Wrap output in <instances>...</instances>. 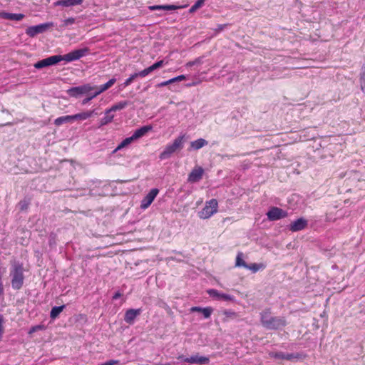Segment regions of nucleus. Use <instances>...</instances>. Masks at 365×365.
Masks as SVG:
<instances>
[{
  "mask_svg": "<svg viewBox=\"0 0 365 365\" xmlns=\"http://www.w3.org/2000/svg\"><path fill=\"white\" fill-rule=\"evenodd\" d=\"M259 322L267 330H281L287 325L286 318L283 316H273L270 308L259 313Z\"/></svg>",
  "mask_w": 365,
  "mask_h": 365,
  "instance_id": "1",
  "label": "nucleus"
},
{
  "mask_svg": "<svg viewBox=\"0 0 365 365\" xmlns=\"http://www.w3.org/2000/svg\"><path fill=\"white\" fill-rule=\"evenodd\" d=\"M24 268L22 262L17 260L11 261L10 277L12 288L16 290L21 289L24 282Z\"/></svg>",
  "mask_w": 365,
  "mask_h": 365,
  "instance_id": "2",
  "label": "nucleus"
},
{
  "mask_svg": "<svg viewBox=\"0 0 365 365\" xmlns=\"http://www.w3.org/2000/svg\"><path fill=\"white\" fill-rule=\"evenodd\" d=\"M185 135H180L176 138L172 144L165 146L163 151L159 155L160 160H166L171 158L173 154L180 151L184 147Z\"/></svg>",
  "mask_w": 365,
  "mask_h": 365,
  "instance_id": "3",
  "label": "nucleus"
},
{
  "mask_svg": "<svg viewBox=\"0 0 365 365\" xmlns=\"http://www.w3.org/2000/svg\"><path fill=\"white\" fill-rule=\"evenodd\" d=\"M218 202L216 199L207 201L205 207L199 212L198 215L201 219H207L217 212Z\"/></svg>",
  "mask_w": 365,
  "mask_h": 365,
  "instance_id": "4",
  "label": "nucleus"
},
{
  "mask_svg": "<svg viewBox=\"0 0 365 365\" xmlns=\"http://www.w3.org/2000/svg\"><path fill=\"white\" fill-rule=\"evenodd\" d=\"M95 88L96 87L92 86L89 83H86L79 86L71 87L66 91V93L70 97L77 98L83 95L89 94L90 92Z\"/></svg>",
  "mask_w": 365,
  "mask_h": 365,
  "instance_id": "5",
  "label": "nucleus"
},
{
  "mask_svg": "<svg viewBox=\"0 0 365 365\" xmlns=\"http://www.w3.org/2000/svg\"><path fill=\"white\" fill-rule=\"evenodd\" d=\"M88 52L89 48L88 47H85L83 48L73 50L65 55H58V56L60 58V62L62 61L71 62L80 59Z\"/></svg>",
  "mask_w": 365,
  "mask_h": 365,
  "instance_id": "6",
  "label": "nucleus"
},
{
  "mask_svg": "<svg viewBox=\"0 0 365 365\" xmlns=\"http://www.w3.org/2000/svg\"><path fill=\"white\" fill-rule=\"evenodd\" d=\"M54 26L53 22H46L35 26H29L26 29V34L29 37H35L38 34H43Z\"/></svg>",
  "mask_w": 365,
  "mask_h": 365,
  "instance_id": "7",
  "label": "nucleus"
},
{
  "mask_svg": "<svg viewBox=\"0 0 365 365\" xmlns=\"http://www.w3.org/2000/svg\"><path fill=\"white\" fill-rule=\"evenodd\" d=\"M207 293L210 297L215 300L232 302H235V298L234 296L220 292L215 289H207Z\"/></svg>",
  "mask_w": 365,
  "mask_h": 365,
  "instance_id": "8",
  "label": "nucleus"
},
{
  "mask_svg": "<svg viewBox=\"0 0 365 365\" xmlns=\"http://www.w3.org/2000/svg\"><path fill=\"white\" fill-rule=\"evenodd\" d=\"M266 215L269 221H277L288 216L287 211L274 206L269 208Z\"/></svg>",
  "mask_w": 365,
  "mask_h": 365,
  "instance_id": "9",
  "label": "nucleus"
},
{
  "mask_svg": "<svg viewBox=\"0 0 365 365\" xmlns=\"http://www.w3.org/2000/svg\"><path fill=\"white\" fill-rule=\"evenodd\" d=\"M58 63H60V58L58 55H54L37 61L34 63V66L36 69H41L56 65Z\"/></svg>",
  "mask_w": 365,
  "mask_h": 365,
  "instance_id": "10",
  "label": "nucleus"
},
{
  "mask_svg": "<svg viewBox=\"0 0 365 365\" xmlns=\"http://www.w3.org/2000/svg\"><path fill=\"white\" fill-rule=\"evenodd\" d=\"M158 193L159 190L158 188L151 189L150 192L143 198L140 207L143 210L147 209L154 201Z\"/></svg>",
  "mask_w": 365,
  "mask_h": 365,
  "instance_id": "11",
  "label": "nucleus"
},
{
  "mask_svg": "<svg viewBox=\"0 0 365 365\" xmlns=\"http://www.w3.org/2000/svg\"><path fill=\"white\" fill-rule=\"evenodd\" d=\"M308 226V221L304 217L298 218L289 225V230L293 232L301 231Z\"/></svg>",
  "mask_w": 365,
  "mask_h": 365,
  "instance_id": "12",
  "label": "nucleus"
},
{
  "mask_svg": "<svg viewBox=\"0 0 365 365\" xmlns=\"http://www.w3.org/2000/svg\"><path fill=\"white\" fill-rule=\"evenodd\" d=\"M203 173L204 170L202 167H195L188 175L187 181L192 183L197 182L202 178Z\"/></svg>",
  "mask_w": 365,
  "mask_h": 365,
  "instance_id": "13",
  "label": "nucleus"
},
{
  "mask_svg": "<svg viewBox=\"0 0 365 365\" xmlns=\"http://www.w3.org/2000/svg\"><path fill=\"white\" fill-rule=\"evenodd\" d=\"M141 314L140 309H129L124 315V321L128 324H133L135 318Z\"/></svg>",
  "mask_w": 365,
  "mask_h": 365,
  "instance_id": "14",
  "label": "nucleus"
},
{
  "mask_svg": "<svg viewBox=\"0 0 365 365\" xmlns=\"http://www.w3.org/2000/svg\"><path fill=\"white\" fill-rule=\"evenodd\" d=\"M25 17L23 14H13L6 11L0 12V18L6 20L19 21Z\"/></svg>",
  "mask_w": 365,
  "mask_h": 365,
  "instance_id": "15",
  "label": "nucleus"
},
{
  "mask_svg": "<svg viewBox=\"0 0 365 365\" xmlns=\"http://www.w3.org/2000/svg\"><path fill=\"white\" fill-rule=\"evenodd\" d=\"M208 144V141L204 138H198L196 140L190 142V147L188 148V151L192 150H197L202 147L207 145Z\"/></svg>",
  "mask_w": 365,
  "mask_h": 365,
  "instance_id": "16",
  "label": "nucleus"
},
{
  "mask_svg": "<svg viewBox=\"0 0 365 365\" xmlns=\"http://www.w3.org/2000/svg\"><path fill=\"white\" fill-rule=\"evenodd\" d=\"M180 8H181V7L179 6L173 5V4L153 5V6H150L148 7V9L150 11H155V10H158V11H175V10H177V9H178Z\"/></svg>",
  "mask_w": 365,
  "mask_h": 365,
  "instance_id": "17",
  "label": "nucleus"
},
{
  "mask_svg": "<svg viewBox=\"0 0 365 365\" xmlns=\"http://www.w3.org/2000/svg\"><path fill=\"white\" fill-rule=\"evenodd\" d=\"M191 364H197L199 365H206L210 363V358L205 356H199L198 354L191 356Z\"/></svg>",
  "mask_w": 365,
  "mask_h": 365,
  "instance_id": "18",
  "label": "nucleus"
},
{
  "mask_svg": "<svg viewBox=\"0 0 365 365\" xmlns=\"http://www.w3.org/2000/svg\"><path fill=\"white\" fill-rule=\"evenodd\" d=\"M151 129L152 127L150 125H144L135 130L132 135L133 136V138L137 140L144 136Z\"/></svg>",
  "mask_w": 365,
  "mask_h": 365,
  "instance_id": "19",
  "label": "nucleus"
},
{
  "mask_svg": "<svg viewBox=\"0 0 365 365\" xmlns=\"http://www.w3.org/2000/svg\"><path fill=\"white\" fill-rule=\"evenodd\" d=\"M83 0H58L56 4L57 6H62L64 7L74 6L81 5Z\"/></svg>",
  "mask_w": 365,
  "mask_h": 365,
  "instance_id": "20",
  "label": "nucleus"
},
{
  "mask_svg": "<svg viewBox=\"0 0 365 365\" xmlns=\"http://www.w3.org/2000/svg\"><path fill=\"white\" fill-rule=\"evenodd\" d=\"M130 101H122L113 105L109 109H107V113L115 112L124 109L127 106L130 105Z\"/></svg>",
  "mask_w": 365,
  "mask_h": 365,
  "instance_id": "21",
  "label": "nucleus"
},
{
  "mask_svg": "<svg viewBox=\"0 0 365 365\" xmlns=\"http://www.w3.org/2000/svg\"><path fill=\"white\" fill-rule=\"evenodd\" d=\"M73 121V115H63L58 117L54 120V125L56 126H60L65 123H71Z\"/></svg>",
  "mask_w": 365,
  "mask_h": 365,
  "instance_id": "22",
  "label": "nucleus"
},
{
  "mask_svg": "<svg viewBox=\"0 0 365 365\" xmlns=\"http://www.w3.org/2000/svg\"><path fill=\"white\" fill-rule=\"evenodd\" d=\"M186 79V76L185 75H180L177 77L173 78L168 81L161 82L156 85V87L161 88L165 86H168L169 84L173 83L175 82L181 81Z\"/></svg>",
  "mask_w": 365,
  "mask_h": 365,
  "instance_id": "23",
  "label": "nucleus"
},
{
  "mask_svg": "<svg viewBox=\"0 0 365 365\" xmlns=\"http://www.w3.org/2000/svg\"><path fill=\"white\" fill-rule=\"evenodd\" d=\"M306 354L303 353H287L286 360L287 361H298L303 360L306 358Z\"/></svg>",
  "mask_w": 365,
  "mask_h": 365,
  "instance_id": "24",
  "label": "nucleus"
},
{
  "mask_svg": "<svg viewBox=\"0 0 365 365\" xmlns=\"http://www.w3.org/2000/svg\"><path fill=\"white\" fill-rule=\"evenodd\" d=\"M114 118V115L110 114V113H107V109L105 110V116L101 118L99 121V127H102L106 125L113 121Z\"/></svg>",
  "mask_w": 365,
  "mask_h": 365,
  "instance_id": "25",
  "label": "nucleus"
},
{
  "mask_svg": "<svg viewBox=\"0 0 365 365\" xmlns=\"http://www.w3.org/2000/svg\"><path fill=\"white\" fill-rule=\"evenodd\" d=\"M66 305H61V306H55L52 307L51 312H50V317L51 319H56L61 312L65 309Z\"/></svg>",
  "mask_w": 365,
  "mask_h": 365,
  "instance_id": "26",
  "label": "nucleus"
},
{
  "mask_svg": "<svg viewBox=\"0 0 365 365\" xmlns=\"http://www.w3.org/2000/svg\"><path fill=\"white\" fill-rule=\"evenodd\" d=\"M135 139L133 138V136L131 135L130 137L126 138L124 140L121 141V143L117 146V148L113 150V153H115L116 151L121 150L123 148H125L126 146L129 145L131 143H133Z\"/></svg>",
  "mask_w": 365,
  "mask_h": 365,
  "instance_id": "27",
  "label": "nucleus"
},
{
  "mask_svg": "<svg viewBox=\"0 0 365 365\" xmlns=\"http://www.w3.org/2000/svg\"><path fill=\"white\" fill-rule=\"evenodd\" d=\"M115 82H116V78H112L107 83H106L103 85H101L96 91L99 92V94H101V93H103V92L106 91V90H108V88H110Z\"/></svg>",
  "mask_w": 365,
  "mask_h": 365,
  "instance_id": "28",
  "label": "nucleus"
},
{
  "mask_svg": "<svg viewBox=\"0 0 365 365\" xmlns=\"http://www.w3.org/2000/svg\"><path fill=\"white\" fill-rule=\"evenodd\" d=\"M359 83L362 92L365 95V64L362 66L359 73Z\"/></svg>",
  "mask_w": 365,
  "mask_h": 365,
  "instance_id": "29",
  "label": "nucleus"
},
{
  "mask_svg": "<svg viewBox=\"0 0 365 365\" xmlns=\"http://www.w3.org/2000/svg\"><path fill=\"white\" fill-rule=\"evenodd\" d=\"M90 118H91V113H88L87 112V110L73 115V121L74 120H85Z\"/></svg>",
  "mask_w": 365,
  "mask_h": 365,
  "instance_id": "30",
  "label": "nucleus"
},
{
  "mask_svg": "<svg viewBox=\"0 0 365 365\" xmlns=\"http://www.w3.org/2000/svg\"><path fill=\"white\" fill-rule=\"evenodd\" d=\"M264 265L262 263L257 264V263H252V264H247V267L246 269H250L252 271V272L255 273L257 271H259L260 269H264Z\"/></svg>",
  "mask_w": 365,
  "mask_h": 365,
  "instance_id": "31",
  "label": "nucleus"
},
{
  "mask_svg": "<svg viewBox=\"0 0 365 365\" xmlns=\"http://www.w3.org/2000/svg\"><path fill=\"white\" fill-rule=\"evenodd\" d=\"M235 266L236 267H243L245 268H247V263L245 262V260L242 259V253L239 252L236 257V262H235Z\"/></svg>",
  "mask_w": 365,
  "mask_h": 365,
  "instance_id": "32",
  "label": "nucleus"
},
{
  "mask_svg": "<svg viewBox=\"0 0 365 365\" xmlns=\"http://www.w3.org/2000/svg\"><path fill=\"white\" fill-rule=\"evenodd\" d=\"M286 354L287 353H284L282 351H277V352H269V355L271 358L275 359H284L286 360Z\"/></svg>",
  "mask_w": 365,
  "mask_h": 365,
  "instance_id": "33",
  "label": "nucleus"
},
{
  "mask_svg": "<svg viewBox=\"0 0 365 365\" xmlns=\"http://www.w3.org/2000/svg\"><path fill=\"white\" fill-rule=\"evenodd\" d=\"M205 0H197L195 4L190 7L189 12L193 13L198 9L202 6Z\"/></svg>",
  "mask_w": 365,
  "mask_h": 365,
  "instance_id": "34",
  "label": "nucleus"
},
{
  "mask_svg": "<svg viewBox=\"0 0 365 365\" xmlns=\"http://www.w3.org/2000/svg\"><path fill=\"white\" fill-rule=\"evenodd\" d=\"M163 65H164V61L160 60V61H156L155 63H154L153 65L150 66L148 68H149L150 72L152 73L153 71L163 67Z\"/></svg>",
  "mask_w": 365,
  "mask_h": 365,
  "instance_id": "35",
  "label": "nucleus"
},
{
  "mask_svg": "<svg viewBox=\"0 0 365 365\" xmlns=\"http://www.w3.org/2000/svg\"><path fill=\"white\" fill-rule=\"evenodd\" d=\"M30 205L29 200L24 199L19 202V210L21 211H26L29 208Z\"/></svg>",
  "mask_w": 365,
  "mask_h": 365,
  "instance_id": "36",
  "label": "nucleus"
},
{
  "mask_svg": "<svg viewBox=\"0 0 365 365\" xmlns=\"http://www.w3.org/2000/svg\"><path fill=\"white\" fill-rule=\"evenodd\" d=\"M223 315H225L228 319H236L238 317L237 312L231 310V309H225L223 311Z\"/></svg>",
  "mask_w": 365,
  "mask_h": 365,
  "instance_id": "37",
  "label": "nucleus"
},
{
  "mask_svg": "<svg viewBox=\"0 0 365 365\" xmlns=\"http://www.w3.org/2000/svg\"><path fill=\"white\" fill-rule=\"evenodd\" d=\"M203 63V56H200L195 58L194 61H189L186 63L187 67H192L195 65H200Z\"/></svg>",
  "mask_w": 365,
  "mask_h": 365,
  "instance_id": "38",
  "label": "nucleus"
},
{
  "mask_svg": "<svg viewBox=\"0 0 365 365\" xmlns=\"http://www.w3.org/2000/svg\"><path fill=\"white\" fill-rule=\"evenodd\" d=\"M213 312V308L211 307H206L202 309V312H201L205 319H208L210 317L212 313Z\"/></svg>",
  "mask_w": 365,
  "mask_h": 365,
  "instance_id": "39",
  "label": "nucleus"
},
{
  "mask_svg": "<svg viewBox=\"0 0 365 365\" xmlns=\"http://www.w3.org/2000/svg\"><path fill=\"white\" fill-rule=\"evenodd\" d=\"M57 235L54 232H51L48 237V244L50 247H54L56 245Z\"/></svg>",
  "mask_w": 365,
  "mask_h": 365,
  "instance_id": "40",
  "label": "nucleus"
},
{
  "mask_svg": "<svg viewBox=\"0 0 365 365\" xmlns=\"http://www.w3.org/2000/svg\"><path fill=\"white\" fill-rule=\"evenodd\" d=\"M98 95H99V92H97L96 91L93 94H91L89 96H88L87 98H84L82 101L81 104L83 106L86 105L89 101H91L93 98H94L95 97H96Z\"/></svg>",
  "mask_w": 365,
  "mask_h": 365,
  "instance_id": "41",
  "label": "nucleus"
},
{
  "mask_svg": "<svg viewBox=\"0 0 365 365\" xmlns=\"http://www.w3.org/2000/svg\"><path fill=\"white\" fill-rule=\"evenodd\" d=\"M76 21V19L73 17H69L63 21L62 26L66 27L69 25L73 24Z\"/></svg>",
  "mask_w": 365,
  "mask_h": 365,
  "instance_id": "42",
  "label": "nucleus"
},
{
  "mask_svg": "<svg viewBox=\"0 0 365 365\" xmlns=\"http://www.w3.org/2000/svg\"><path fill=\"white\" fill-rule=\"evenodd\" d=\"M228 26H230L229 24H218L217 26V28L214 29L215 34H219L221 31H222L225 28H227Z\"/></svg>",
  "mask_w": 365,
  "mask_h": 365,
  "instance_id": "43",
  "label": "nucleus"
},
{
  "mask_svg": "<svg viewBox=\"0 0 365 365\" xmlns=\"http://www.w3.org/2000/svg\"><path fill=\"white\" fill-rule=\"evenodd\" d=\"M150 73V72L148 68H146L143 69V71L136 73L138 78V77H141V78L145 77L146 76H148Z\"/></svg>",
  "mask_w": 365,
  "mask_h": 365,
  "instance_id": "44",
  "label": "nucleus"
},
{
  "mask_svg": "<svg viewBox=\"0 0 365 365\" xmlns=\"http://www.w3.org/2000/svg\"><path fill=\"white\" fill-rule=\"evenodd\" d=\"M137 78L138 76L136 73L131 74L130 77L125 81V84H128V86L130 85L133 83V81Z\"/></svg>",
  "mask_w": 365,
  "mask_h": 365,
  "instance_id": "45",
  "label": "nucleus"
},
{
  "mask_svg": "<svg viewBox=\"0 0 365 365\" xmlns=\"http://www.w3.org/2000/svg\"><path fill=\"white\" fill-rule=\"evenodd\" d=\"M3 324H4V317L1 314H0V341L2 339V335L4 331Z\"/></svg>",
  "mask_w": 365,
  "mask_h": 365,
  "instance_id": "46",
  "label": "nucleus"
},
{
  "mask_svg": "<svg viewBox=\"0 0 365 365\" xmlns=\"http://www.w3.org/2000/svg\"><path fill=\"white\" fill-rule=\"evenodd\" d=\"M44 329V326L43 325H36V326H34L32 327L31 329H30V331H29V334H31V333H34V332H36L38 330H42Z\"/></svg>",
  "mask_w": 365,
  "mask_h": 365,
  "instance_id": "47",
  "label": "nucleus"
},
{
  "mask_svg": "<svg viewBox=\"0 0 365 365\" xmlns=\"http://www.w3.org/2000/svg\"><path fill=\"white\" fill-rule=\"evenodd\" d=\"M203 308L204 307H192L190 309V312H202Z\"/></svg>",
  "mask_w": 365,
  "mask_h": 365,
  "instance_id": "48",
  "label": "nucleus"
},
{
  "mask_svg": "<svg viewBox=\"0 0 365 365\" xmlns=\"http://www.w3.org/2000/svg\"><path fill=\"white\" fill-rule=\"evenodd\" d=\"M121 296H122V294L119 291H118L114 294L112 299L113 300H116V299H119Z\"/></svg>",
  "mask_w": 365,
  "mask_h": 365,
  "instance_id": "49",
  "label": "nucleus"
},
{
  "mask_svg": "<svg viewBox=\"0 0 365 365\" xmlns=\"http://www.w3.org/2000/svg\"><path fill=\"white\" fill-rule=\"evenodd\" d=\"M87 112L88 113H91V118L93 115H97L98 113L96 110V109H93V110H87Z\"/></svg>",
  "mask_w": 365,
  "mask_h": 365,
  "instance_id": "50",
  "label": "nucleus"
},
{
  "mask_svg": "<svg viewBox=\"0 0 365 365\" xmlns=\"http://www.w3.org/2000/svg\"><path fill=\"white\" fill-rule=\"evenodd\" d=\"M127 86H128V85L125 84V82H124V83H123L119 85V90L122 91L124 88H125Z\"/></svg>",
  "mask_w": 365,
  "mask_h": 365,
  "instance_id": "51",
  "label": "nucleus"
},
{
  "mask_svg": "<svg viewBox=\"0 0 365 365\" xmlns=\"http://www.w3.org/2000/svg\"><path fill=\"white\" fill-rule=\"evenodd\" d=\"M185 356L184 355H179L177 359L181 361H184Z\"/></svg>",
  "mask_w": 365,
  "mask_h": 365,
  "instance_id": "52",
  "label": "nucleus"
},
{
  "mask_svg": "<svg viewBox=\"0 0 365 365\" xmlns=\"http://www.w3.org/2000/svg\"><path fill=\"white\" fill-rule=\"evenodd\" d=\"M191 356L190 357H185L184 359V362L190 363L191 364Z\"/></svg>",
  "mask_w": 365,
  "mask_h": 365,
  "instance_id": "53",
  "label": "nucleus"
},
{
  "mask_svg": "<svg viewBox=\"0 0 365 365\" xmlns=\"http://www.w3.org/2000/svg\"><path fill=\"white\" fill-rule=\"evenodd\" d=\"M10 125L9 123H5V124H1L0 126H5V125Z\"/></svg>",
  "mask_w": 365,
  "mask_h": 365,
  "instance_id": "54",
  "label": "nucleus"
}]
</instances>
